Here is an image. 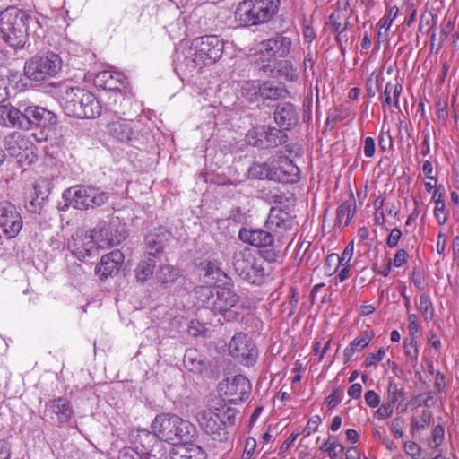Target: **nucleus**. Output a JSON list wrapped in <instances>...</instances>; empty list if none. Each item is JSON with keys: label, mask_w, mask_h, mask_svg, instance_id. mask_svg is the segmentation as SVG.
<instances>
[{"label": "nucleus", "mask_w": 459, "mask_h": 459, "mask_svg": "<svg viewBox=\"0 0 459 459\" xmlns=\"http://www.w3.org/2000/svg\"><path fill=\"white\" fill-rule=\"evenodd\" d=\"M38 21L23 10L11 6L0 13V34L10 47L22 48Z\"/></svg>", "instance_id": "1"}, {"label": "nucleus", "mask_w": 459, "mask_h": 459, "mask_svg": "<svg viewBox=\"0 0 459 459\" xmlns=\"http://www.w3.org/2000/svg\"><path fill=\"white\" fill-rule=\"evenodd\" d=\"M0 117L4 126L22 130L32 127L51 128L57 124V116L42 107H26L23 111L14 107H1Z\"/></svg>", "instance_id": "2"}, {"label": "nucleus", "mask_w": 459, "mask_h": 459, "mask_svg": "<svg viewBox=\"0 0 459 459\" xmlns=\"http://www.w3.org/2000/svg\"><path fill=\"white\" fill-rule=\"evenodd\" d=\"M60 104L66 115L91 119L101 114V106L91 91L80 87H67L62 92Z\"/></svg>", "instance_id": "3"}, {"label": "nucleus", "mask_w": 459, "mask_h": 459, "mask_svg": "<svg viewBox=\"0 0 459 459\" xmlns=\"http://www.w3.org/2000/svg\"><path fill=\"white\" fill-rule=\"evenodd\" d=\"M198 299L203 305L215 315H221L227 321L237 318V313L232 311L239 301L238 295L229 288H211L200 286L195 290Z\"/></svg>", "instance_id": "4"}, {"label": "nucleus", "mask_w": 459, "mask_h": 459, "mask_svg": "<svg viewBox=\"0 0 459 459\" xmlns=\"http://www.w3.org/2000/svg\"><path fill=\"white\" fill-rule=\"evenodd\" d=\"M281 0H243L235 12L239 24L246 27L268 22L278 13Z\"/></svg>", "instance_id": "5"}, {"label": "nucleus", "mask_w": 459, "mask_h": 459, "mask_svg": "<svg viewBox=\"0 0 459 459\" xmlns=\"http://www.w3.org/2000/svg\"><path fill=\"white\" fill-rule=\"evenodd\" d=\"M238 238L245 243L259 248V255L268 263L276 262L281 256L283 244L269 230L242 228Z\"/></svg>", "instance_id": "6"}, {"label": "nucleus", "mask_w": 459, "mask_h": 459, "mask_svg": "<svg viewBox=\"0 0 459 459\" xmlns=\"http://www.w3.org/2000/svg\"><path fill=\"white\" fill-rule=\"evenodd\" d=\"M61 68L60 56L54 52H47L29 58L24 64L23 71L28 79L43 82L56 76Z\"/></svg>", "instance_id": "7"}, {"label": "nucleus", "mask_w": 459, "mask_h": 459, "mask_svg": "<svg viewBox=\"0 0 459 459\" xmlns=\"http://www.w3.org/2000/svg\"><path fill=\"white\" fill-rule=\"evenodd\" d=\"M134 451L143 459H167L166 448L158 433L137 429L131 434ZM133 450V448H131Z\"/></svg>", "instance_id": "8"}, {"label": "nucleus", "mask_w": 459, "mask_h": 459, "mask_svg": "<svg viewBox=\"0 0 459 459\" xmlns=\"http://www.w3.org/2000/svg\"><path fill=\"white\" fill-rule=\"evenodd\" d=\"M63 198L66 202V206L87 210L103 204L108 196L104 193L98 194L97 190L91 187L74 186L64 191Z\"/></svg>", "instance_id": "9"}, {"label": "nucleus", "mask_w": 459, "mask_h": 459, "mask_svg": "<svg viewBox=\"0 0 459 459\" xmlns=\"http://www.w3.org/2000/svg\"><path fill=\"white\" fill-rule=\"evenodd\" d=\"M265 228L272 231L284 245L292 235H295L297 222L295 216L281 207H272L265 222Z\"/></svg>", "instance_id": "10"}, {"label": "nucleus", "mask_w": 459, "mask_h": 459, "mask_svg": "<svg viewBox=\"0 0 459 459\" xmlns=\"http://www.w3.org/2000/svg\"><path fill=\"white\" fill-rule=\"evenodd\" d=\"M230 354L241 365L252 367L256 363L258 349L255 342L244 333H236L229 342Z\"/></svg>", "instance_id": "11"}, {"label": "nucleus", "mask_w": 459, "mask_h": 459, "mask_svg": "<svg viewBox=\"0 0 459 459\" xmlns=\"http://www.w3.org/2000/svg\"><path fill=\"white\" fill-rule=\"evenodd\" d=\"M205 66L202 57L191 44L189 47L178 51L174 60V70L182 79L191 78L201 72Z\"/></svg>", "instance_id": "12"}, {"label": "nucleus", "mask_w": 459, "mask_h": 459, "mask_svg": "<svg viewBox=\"0 0 459 459\" xmlns=\"http://www.w3.org/2000/svg\"><path fill=\"white\" fill-rule=\"evenodd\" d=\"M194 48L202 57L204 65H210L219 60L222 55L224 42L216 35H204L191 41Z\"/></svg>", "instance_id": "13"}, {"label": "nucleus", "mask_w": 459, "mask_h": 459, "mask_svg": "<svg viewBox=\"0 0 459 459\" xmlns=\"http://www.w3.org/2000/svg\"><path fill=\"white\" fill-rule=\"evenodd\" d=\"M183 362L186 369L204 377L213 378L217 374V370L212 361L196 349H187L185 352Z\"/></svg>", "instance_id": "14"}, {"label": "nucleus", "mask_w": 459, "mask_h": 459, "mask_svg": "<svg viewBox=\"0 0 459 459\" xmlns=\"http://www.w3.org/2000/svg\"><path fill=\"white\" fill-rule=\"evenodd\" d=\"M226 389L223 393L224 400L232 404L246 401L251 393V383L244 375H236L227 378Z\"/></svg>", "instance_id": "15"}, {"label": "nucleus", "mask_w": 459, "mask_h": 459, "mask_svg": "<svg viewBox=\"0 0 459 459\" xmlns=\"http://www.w3.org/2000/svg\"><path fill=\"white\" fill-rule=\"evenodd\" d=\"M0 227L8 238H14L22 227V217L16 207L8 202L0 204Z\"/></svg>", "instance_id": "16"}, {"label": "nucleus", "mask_w": 459, "mask_h": 459, "mask_svg": "<svg viewBox=\"0 0 459 459\" xmlns=\"http://www.w3.org/2000/svg\"><path fill=\"white\" fill-rule=\"evenodd\" d=\"M261 52L269 54L274 57H286L290 52L292 39L288 31L276 33L273 37L263 40L260 43Z\"/></svg>", "instance_id": "17"}, {"label": "nucleus", "mask_w": 459, "mask_h": 459, "mask_svg": "<svg viewBox=\"0 0 459 459\" xmlns=\"http://www.w3.org/2000/svg\"><path fill=\"white\" fill-rule=\"evenodd\" d=\"M198 422L203 430L210 435L213 440L218 442H226L228 440L229 432L219 421L212 410L199 413Z\"/></svg>", "instance_id": "18"}, {"label": "nucleus", "mask_w": 459, "mask_h": 459, "mask_svg": "<svg viewBox=\"0 0 459 459\" xmlns=\"http://www.w3.org/2000/svg\"><path fill=\"white\" fill-rule=\"evenodd\" d=\"M95 235L88 232L76 233L73 239L68 244V248L79 259L82 260L91 255V252L96 248L97 242L95 240L97 232L94 230Z\"/></svg>", "instance_id": "19"}, {"label": "nucleus", "mask_w": 459, "mask_h": 459, "mask_svg": "<svg viewBox=\"0 0 459 459\" xmlns=\"http://www.w3.org/2000/svg\"><path fill=\"white\" fill-rule=\"evenodd\" d=\"M176 419H178V416L175 414L161 413L157 415L152 422V430L158 433L162 442L170 443L173 440L177 426Z\"/></svg>", "instance_id": "20"}, {"label": "nucleus", "mask_w": 459, "mask_h": 459, "mask_svg": "<svg viewBox=\"0 0 459 459\" xmlns=\"http://www.w3.org/2000/svg\"><path fill=\"white\" fill-rule=\"evenodd\" d=\"M274 120L283 130H290L295 126L299 123V115L294 105L290 102L277 105Z\"/></svg>", "instance_id": "21"}, {"label": "nucleus", "mask_w": 459, "mask_h": 459, "mask_svg": "<svg viewBox=\"0 0 459 459\" xmlns=\"http://www.w3.org/2000/svg\"><path fill=\"white\" fill-rule=\"evenodd\" d=\"M50 193V182L47 178H39L33 183V195L28 209L32 212H39L44 201Z\"/></svg>", "instance_id": "22"}, {"label": "nucleus", "mask_w": 459, "mask_h": 459, "mask_svg": "<svg viewBox=\"0 0 459 459\" xmlns=\"http://www.w3.org/2000/svg\"><path fill=\"white\" fill-rule=\"evenodd\" d=\"M273 180L283 184H294L299 180V169L292 160L283 159L278 168H274Z\"/></svg>", "instance_id": "23"}, {"label": "nucleus", "mask_w": 459, "mask_h": 459, "mask_svg": "<svg viewBox=\"0 0 459 459\" xmlns=\"http://www.w3.org/2000/svg\"><path fill=\"white\" fill-rule=\"evenodd\" d=\"M171 459H206L203 448L193 443L176 445L170 452Z\"/></svg>", "instance_id": "24"}, {"label": "nucleus", "mask_w": 459, "mask_h": 459, "mask_svg": "<svg viewBox=\"0 0 459 459\" xmlns=\"http://www.w3.org/2000/svg\"><path fill=\"white\" fill-rule=\"evenodd\" d=\"M30 142L19 132L8 134L4 139V147L11 156H19L22 151L29 148Z\"/></svg>", "instance_id": "25"}, {"label": "nucleus", "mask_w": 459, "mask_h": 459, "mask_svg": "<svg viewBox=\"0 0 459 459\" xmlns=\"http://www.w3.org/2000/svg\"><path fill=\"white\" fill-rule=\"evenodd\" d=\"M177 426L173 434V440L170 441L174 446L178 444L191 443L190 440L194 437L195 427L187 420L178 417L176 419Z\"/></svg>", "instance_id": "26"}, {"label": "nucleus", "mask_w": 459, "mask_h": 459, "mask_svg": "<svg viewBox=\"0 0 459 459\" xmlns=\"http://www.w3.org/2000/svg\"><path fill=\"white\" fill-rule=\"evenodd\" d=\"M255 256L248 248L237 250L233 254L232 264L235 272L240 277L244 272L251 266V263L255 260Z\"/></svg>", "instance_id": "27"}, {"label": "nucleus", "mask_w": 459, "mask_h": 459, "mask_svg": "<svg viewBox=\"0 0 459 459\" xmlns=\"http://www.w3.org/2000/svg\"><path fill=\"white\" fill-rule=\"evenodd\" d=\"M248 178L273 180L274 167L266 162H254L247 170Z\"/></svg>", "instance_id": "28"}, {"label": "nucleus", "mask_w": 459, "mask_h": 459, "mask_svg": "<svg viewBox=\"0 0 459 459\" xmlns=\"http://www.w3.org/2000/svg\"><path fill=\"white\" fill-rule=\"evenodd\" d=\"M240 278L248 283L260 285L264 281L265 272L264 268L259 264L256 259L251 263V266L247 267Z\"/></svg>", "instance_id": "29"}, {"label": "nucleus", "mask_w": 459, "mask_h": 459, "mask_svg": "<svg viewBox=\"0 0 459 459\" xmlns=\"http://www.w3.org/2000/svg\"><path fill=\"white\" fill-rule=\"evenodd\" d=\"M258 93L263 100H277L283 98L288 92L282 86L274 85L270 82L258 84Z\"/></svg>", "instance_id": "30"}, {"label": "nucleus", "mask_w": 459, "mask_h": 459, "mask_svg": "<svg viewBox=\"0 0 459 459\" xmlns=\"http://www.w3.org/2000/svg\"><path fill=\"white\" fill-rule=\"evenodd\" d=\"M155 265V253L149 252L146 258L140 262L135 270L136 279L140 281H147L153 274Z\"/></svg>", "instance_id": "31"}, {"label": "nucleus", "mask_w": 459, "mask_h": 459, "mask_svg": "<svg viewBox=\"0 0 459 459\" xmlns=\"http://www.w3.org/2000/svg\"><path fill=\"white\" fill-rule=\"evenodd\" d=\"M356 212V202L351 195L349 200L344 201L337 209L336 221L339 224L344 222L348 226Z\"/></svg>", "instance_id": "32"}, {"label": "nucleus", "mask_w": 459, "mask_h": 459, "mask_svg": "<svg viewBox=\"0 0 459 459\" xmlns=\"http://www.w3.org/2000/svg\"><path fill=\"white\" fill-rule=\"evenodd\" d=\"M156 277L158 281L166 288L176 282L180 277V272L178 268L170 264H164L160 266Z\"/></svg>", "instance_id": "33"}, {"label": "nucleus", "mask_w": 459, "mask_h": 459, "mask_svg": "<svg viewBox=\"0 0 459 459\" xmlns=\"http://www.w3.org/2000/svg\"><path fill=\"white\" fill-rule=\"evenodd\" d=\"M403 91L402 83L397 81L395 83L387 82L384 91V106L393 105L394 108H399V97Z\"/></svg>", "instance_id": "34"}, {"label": "nucleus", "mask_w": 459, "mask_h": 459, "mask_svg": "<svg viewBox=\"0 0 459 459\" xmlns=\"http://www.w3.org/2000/svg\"><path fill=\"white\" fill-rule=\"evenodd\" d=\"M273 78L284 79L289 82H293L298 79V74L290 61L285 59H277Z\"/></svg>", "instance_id": "35"}, {"label": "nucleus", "mask_w": 459, "mask_h": 459, "mask_svg": "<svg viewBox=\"0 0 459 459\" xmlns=\"http://www.w3.org/2000/svg\"><path fill=\"white\" fill-rule=\"evenodd\" d=\"M115 252L111 251L102 255L100 264L96 266L95 273L102 280L112 275L115 270Z\"/></svg>", "instance_id": "36"}, {"label": "nucleus", "mask_w": 459, "mask_h": 459, "mask_svg": "<svg viewBox=\"0 0 459 459\" xmlns=\"http://www.w3.org/2000/svg\"><path fill=\"white\" fill-rule=\"evenodd\" d=\"M52 411L56 414L59 422H66L73 414L72 408L68 401L65 398L54 400L50 405Z\"/></svg>", "instance_id": "37"}, {"label": "nucleus", "mask_w": 459, "mask_h": 459, "mask_svg": "<svg viewBox=\"0 0 459 459\" xmlns=\"http://www.w3.org/2000/svg\"><path fill=\"white\" fill-rule=\"evenodd\" d=\"M285 131L286 130L282 128L277 129L275 127H269L267 131H264L265 134V146L267 148H273L285 143L288 140V135Z\"/></svg>", "instance_id": "38"}, {"label": "nucleus", "mask_w": 459, "mask_h": 459, "mask_svg": "<svg viewBox=\"0 0 459 459\" xmlns=\"http://www.w3.org/2000/svg\"><path fill=\"white\" fill-rule=\"evenodd\" d=\"M212 411L225 429H227V427L233 426L235 424L237 414V410L235 408H231L224 404L221 407L215 408Z\"/></svg>", "instance_id": "39"}, {"label": "nucleus", "mask_w": 459, "mask_h": 459, "mask_svg": "<svg viewBox=\"0 0 459 459\" xmlns=\"http://www.w3.org/2000/svg\"><path fill=\"white\" fill-rule=\"evenodd\" d=\"M168 241L169 238L166 233H162L161 235L149 234L145 238V244L150 250L149 252L155 253V256L163 252Z\"/></svg>", "instance_id": "40"}, {"label": "nucleus", "mask_w": 459, "mask_h": 459, "mask_svg": "<svg viewBox=\"0 0 459 459\" xmlns=\"http://www.w3.org/2000/svg\"><path fill=\"white\" fill-rule=\"evenodd\" d=\"M371 341L368 335L355 338L343 351V362L347 364L353 357L356 351L367 347Z\"/></svg>", "instance_id": "41"}, {"label": "nucleus", "mask_w": 459, "mask_h": 459, "mask_svg": "<svg viewBox=\"0 0 459 459\" xmlns=\"http://www.w3.org/2000/svg\"><path fill=\"white\" fill-rule=\"evenodd\" d=\"M276 62L277 58L274 56H262L255 60V67L260 74L267 75L273 78Z\"/></svg>", "instance_id": "42"}, {"label": "nucleus", "mask_w": 459, "mask_h": 459, "mask_svg": "<svg viewBox=\"0 0 459 459\" xmlns=\"http://www.w3.org/2000/svg\"><path fill=\"white\" fill-rule=\"evenodd\" d=\"M94 85L102 90L112 91L115 90V80L111 71H101L94 78Z\"/></svg>", "instance_id": "43"}, {"label": "nucleus", "mask_w": 459, "mask_h": 459, "mask_svg": "<svg viewBox=\"0 0 459 459\" xmlns=\"http://www.w3.org/2000/svg\"><path fill=\"white\" fill-rule=\"evenodd\" d=\"M203 265V270L205 272V275L211 276L212 279L216 281H221L224 284H227V281H224L222 278L226 280H230L228 275L222 272L217 265H215L211 261H206L205 263L201 264Z\"/></svg>", "instance_id": "44"}, {"label": "nucleus", "mask_w": 459, "mask_h": 459, "mask_svg": "<svg viewBox=\"0 0 459 459\" xmlns=\"http://www.w3.org/2000/svg\"><path fill=\"white\" fill-rule=\"evenodd\" d=\"M399 8L396 5L387 6L385 16L380 20V30L385 29V34L388 32L390 27L394 21V19L398 16ZM382 35L381 30L378 31V38Z\"/></svg>", "instance_id": "45"}, {"label": "nucleus", "mask_w": 459, "mask_h": 459, "mask_svg": "<svg viewBox=\"0 0 459 459\" xmlns=\"http://www.w3.org/2000/svg\"><path fill=\"white\" fill-rule=\"evenodd\" d=\"M419 309L424 316L425 321L429 322L433 319L435 316L434 306L429 295L424 293L420 296Z\"/></svg>", "instance_id": "46"}, {"label": "nucleus", "mask_w": 459, "mask_h": 459, "mask_svg": "<svg viewBox=\"0 0 459 459\" xmlns=\"http://www.w3.org/2000/svg\"><path fill=\"white\" fill-rule=\"evenodd\" d=\"M98 239L96 240L98 247L104 248L105 247H112L113 246V235L110 230V225L108 228H101L98 236H96Z\"/></svg>", "instance_id": "47"}, {"label": "nucleus", "mask_w": 459, "mask_h": 459, "mask_svg": "<svg viewBox=\"0 0 459 459\" xmlns=\"http://www.w3.org/2000/svg\"><path fill=\"white\" fill-rule=\"evenodd\" d=\"M438 188L435 190L434 192V195H433V199L435 200L436 202V207H435V210H434V214H435V217L437 221V222L441 225L445 224L446 220H447V215H446V204H445V202L443 200H440V199H436V196L438 193Z\"/></svg>", "instance_id": "48"}, {"label": "nucleus", "mask_w": 459, "mask_h": 459, "mask_svg": "<svg viewBox=\"0 0 459 459\" xmlns=\"http://www.w3.org/2000/svg\"><path fill=\"white\" fill-rule=\"evenodd\" d=\"M404 396V390L402 387H398V385L394 381L390 380L387 388V400L391 404L397 403L401 398Z\"/></svg>", "instance_id": "49"}, {"label": "nucleus", "mask_w": 459, "mask_h": 459, "mask_svg": "<svg viewBox=\"0 0 459 459\" xmlns=\"http://www.w3.org/2000/svg\"><path fill=\"white\" fill-rule=\"evenodd\" d=\"M258 91V84L255 82H247L242 87V95L250 102L257 101L260 99Z\"/></svg>", "instance_id": "50"}, {"label": "nucleus", "mask_w": 459, "mask_h": 459, "mask_svg": "<svg viewBox=\"0 0 459 459\" xmlns=\"http://www.w3.org/2000/svg\"><path fill=\"white\" fill-rule=\"evenodd\" d=\"M117 140L122 143H129L133 140V131L129 124L123 123L117 127Z\"/></svg>", "instance_id": "51"}, {"label": "nucleus", "mask_w": 459, "mask_h": 459, "mask_svg": "<svg viewBox=\"0 0 459 459\" xmlns=\"http://www.w3.org/2000/svg\"><path fill=\"white\" fill-rule=\"evenodd\" d=\"M431 420H432L431 411L424 410L420 417V420H417L415 418H413L411 420V424L413 429H426L430 425Z\"/></svg>", "instance_id": "52"}, {"label": "nucleus", "mask_w": 459, "mask_h": 459, "mask_svg": "<svg viewBox=\"0 0 459 459\" xmlns=\"http://www.w3.org/2000/svg\"><path fill=\"white\" fill-rule=\"evenodd\" d=\"M264 134V129L254 127L249 130L246 135L247 142L253 146H259L263 144L262 136Z\"/></svg>", "instance_id": "53"}, {"label": "nucleus", "mask_w": 459, "mask_h": 459, "mask_svg": "<svg viewBox=\"0 0 459 459\" xmlns=\"http://www.w3.org/2000/svg\"><path fill=\"white\" fill-rule=\"evenodd\" d=\"M405 453L411 457V459H420L421 455V448L420 446L413 442L407 441L403 446Z\"/></svg>", "instance_id": "54"}, {"label": "nucleus", "mask_w": 459, "mask_h": 459, "mask_svg": "<svg viewBox=\"0 0 459 459\" xmlns=\"http://www.w3.org/2000/svg\"><path fill=\"white\" fill-rule=\"evenodd\" d=\"M385 351L384 348H380L377 353H369L364 361L365 367L370 368L375 366L377 361H381L384 359Z\"/></svg>", "instance_id": "55"}, {"label": "nucleus", "mask_w": 459, "mask_h": 459, "mask_svg": "<svg viewBox=\"0 0 459 459\" xmlns=\"http://www.w3.org/2000/svg\"><path fill=\"white\" fill-rule=\"evenodd\" d=\"M433 399L432 394L428 393L427 394H420L416 397H413L408 404H411L413 408H418L421 405L426 407H429V401Z\"/></svg>", "instance_id": "56"}, {"label": "nucleus", "mask_w": 459, "mask_h": 459, "mask_svg": "<svg viewBox=\"0 0 459 459\" xmlns=\"http://www.w3.org/2000/svg\"><path fill=\"white\" fill-rule=\"evenodd\" d=\"M322 420L319 415H315L309 419L307 423V426L303 429V433L305 437H308L311 435L313 431H316L318 429Z\"/></svg>", "instance_id": "57"}, {"label": "nucleus", "mask_w": 459, "mask_h": 459, "mask_svg": "<svg viewBox=\"0 0 459 459\" xmlns=\"http://www.w3.org/2000/svg\"><path fill=\"white\" fill-rule=\"evenodd\" d=\"M378 144H379V147L383 151H385L387 149H389V150L393 149L394 142H393V138H392L391 134H389V132H386V133L381 132L380 133L379 137H378Z\"/></svg>", "instance_id": "58"}, {"label": "nucleus", "mask_w": 459, "mask_h": 459, "mask_svg": "<svg viewBox=\"0 0 459 459\" xmlns=\"http://www.w3.org/2000/svg\"><path fill=\"white\" fill-rule=\"evenodd\" d=\"M394 404L387 402L386 403H383L376 411L375 415L381 420L389 418L394 411Z\"/></svg>", "instance_id": "59"}, {"label": "nucleus", "mask_w": 459, "mask_h": 459, "mask_svg": "<svg viewBox=\"0 0 459 459\" xmlns=\"http://www.w3.org/2000/svg\"><path fill=\"white\" fill-rule=\"evenodd\" d=\"M453 29H454V23L450 21L442 27L440 36H439V41L437 45V51L441 48L444 40L452 32Z\"/></svg>", "instance_id": "60"}, {"label": "nucleus", "mask_w": 459, "mask_h": 459, "mask_svg": "<svg viewBox=\"0 0 459 459\" xmlns=\"http://www.w3.org/2000/svg\"><path fill=\"white\" fill-rule=\"evenodd\" d=\"M404 350L407 356L411 357L413 359H417L418 356V349L416 346V342L413 340L408 341L404 340Z\"/></svg>", "instance_id": "61"}, {"label": "nucleus", "mask_w": 459, "mask_h": 459, "mask_svg": "<svg viewBox=\"0 0 459 459\" xmlns=\"http://www.w3.org/2000/svg\"><path fill=\"white\" fill-rule=\"evenodd\" d=\"M365 401L368 406L376 408L380 403V396L375 391L370 390L366 392Z\"/></svg>", "instance_id": "62"}, {"label": "nucleus", "mask_w": 459, "mask_h": 459, "mask_svg": "<svg viewBox=\"0 0 459 459\" xmlns=\"http://www.w3.org/2000/svg\"><path fill=\"white\" fill-rule=\"evenodd\" d=\"M375 150H376L375 140L370 136L366 137L364 140V154H365V156L368 158L373 157L375 154Z\"/></svg>", "instance_id": "63"}, {"label": "nucleus", "mask_w": 459, "mask_h": 459, "mask_svg": "<svg viewBox=\"0 0 459 459\" xmlns=\"http://www.w3.org/2000/svg\"><path fill=\"white\" fill-rule=\"evenodd\" d=\"M402 232L398 228H394L391 230L386 244L389 247H394L397 246L399 239L401 238Z\"/></svg>", "instance_id": "64"}]
</instances>
